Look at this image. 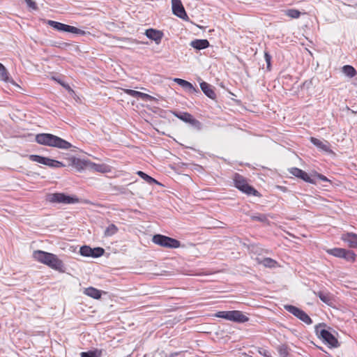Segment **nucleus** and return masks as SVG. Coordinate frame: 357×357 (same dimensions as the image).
<instances>
[{
	"mask_svg": "<svg viewBox=\"0 0 357 357\" xmlns=\"http://www.w3.org/2000/svg\"><path fill=\"white\" fill-rule=\"evenodd\" d=\"M137 98H140L143 100H145V101H151V100H153L154 99V98L153 96H151V95L149 94H147V93H142V92H140V91H138L137 93Z\"/></svg>",
	"mask_w": 357,
	"mask_h": 357,
	"instance_id": "nucleus-36",
	"label": "nucleus"
},
{
	"mask_svg": "<svg viewBox=\"0 0 357 357\" xmlns=\"http://www.w3.org/2000/svg\"><path fill=\"white\" fill-rule=\"evenodd\" d=\"M284 310L307 325L312 323V319L301 309L291 305H284Z\"/></svg>",
	"mask_w": 357,
	"mask_h": 357,
	"instance_id": "nucleus-8",
	"label": "nucleus"
},
{
	"mask_svg": "<svg viewBox=\"0 0 357 357\" xmlns=\"http://www.w3.org/2000/svg\"><path fill=\"white\" fill-rule=\"evenodd\" d=\"M93 169L98 172L107 173L110 172V168L108 165L105 164H95L92 165Z\"/></svg>",
	"mask_w": 357,
	"mask_h": 357,
	"instance_id": "nucleus-26",
	"label": "nucleus"
},
{
	"mask_svg": "<svg viewBox=\"0 0 357 357\" xmlns=\"http://www.w3.org/2000/svg\"><path fill=\"white\" fill-rule=\"evenodd\" d=\"M190 45L197 50H204L210 45L208 40L206 39H195L192 40Z\"/></svg>",
	"mask_w": 357,
	"mask_h": 357,
	"instance_id": "nucleus-18",
	"label": "nucleus"
},
{
	"mask_svg": "<svg viewBox=\"0 0 357 357\" xmlns=\"http://www.w3.org/2000/svg\"><path fill=\"white\" fill-rule=\"evenodd\" d=\"M174 81L189 93H200L198 89L195 88L190 82L185 79L180 78H174Z\"/></svg>",
	"mask_w": 357,
	"mask_h": 357,
	"instance_id": "nucleus-12",
	"label": "nucleus"
},
{
	"mask_svg": "<svg viewBox=\"0 0 357 357\" xmlns=\"http://www.w3.org/2000/svg\"><path fill=\"white\" fill-rule=\"evenodd\" d=\"M47 200L50 203H59L64 204H75L79 202V199L75 196L67 195L64 193H52L47 197Z\"/></svg>",
	"mask_w": 357,
	"mask_h": 357,
	"instance_id": "nucleus-5",
	"label": "nucleus"
},
{
	"mask_svg": "<svg viewBox=\"0 0 357 357\" xmlns=\"http://www.w3.org/2000/svg\"><path fill=\"white\" fill-rule=\"evenodd\" d=\"M249 318L243 314L241 311L239 310H231L230 311L229 321H232L236 323H245L248 321Z\"/></svg>",
	"mask_w": 357,
	"mask_h": 357,
	"instance_id": "nucleus-15",
	"label": "nucleus"
},
{
	"mask_svg": "<svg viewBox=\"0 0 357 357\" xmlns=\"http://www.w3.org/2000/svg\"><path fill=\"white\" fill-rule=\"evenodd\" d=\"M145 35L151 40H154L156 44H159L163 37V33L160 31L149 29L146 31Z\"/></svg>",
	"mask_w": 357,
	"mask_h": 357,
	"instance_id": "nucleus-16",
	"label": "nucleus"
},
{
	"mask_svg": "<svg viewBox=\"0 0 357 357\" xmlns=\"http://www.w3.org/2000/svg\"><path fill=\"white\" fill-rule=\"evenodd\" d=\"M200 88L203 93L209 98L215 100L216 98V94L214 91V87L206 82H202L200 83Z\"/></svg>",
	"mask_w": 357,
	"mask_h": 357,
	"instance_id": "nucleus-17",
	"label": "nucleus"
},
{
	"mask_svg": "<svg viewBox=\"0 0 357 357\" xmlns=\"http://www.w3.org/2000/svg\"><path fill=\"white\" fill-rule=\"evenodd\" d=\"M233 181L234 186L246 195L255 196L259 195V192L250 185L248 183L246 178L242 175L235 173L233 177Z\"/></svg>",
	"mask_w": 357,
	"mask_h": 357,
	"instance_id": "nucleus-4",
	"label": "nucleus"
},
{
	"mask_svg": "<svg viewBox=\"0 0 357 357\" xmlns=\"http://www.w3.org/2000/svg\"><path fill=\"white\" fill-rule=\"evenodd\" d=\"M341 239L351 248H357V234L347 232L342 235Z\"/></svg>",
	"mask_w": 357,
	"mask_h": 357,
	"instance_id": "nucleus-14",
	"label": "nucleus"
},
{
	"mask_svg": "<svg viewBox=\"0 0 357 357\" xmlns=\"http://www.w3.org/2000/svg\"><path fill=\"white\" fill-rule=\"evenodd\" d=\"M41 158H42V156L38 155H29L30 160H31L33 162H38V163L40 162Z\"/></svg>",
	"mask_w": 357,
	"mask_h": 357,
	"instance_id": "nucleus-40",
	"label": "nucleus"
},
{
	"mask_svg": "<svg viewBox=\"0 0 357 357\" xmlns=\"http://www.w3.org/2000/svg\"><path fill=\"white\" fill-rule=\"evenodd\" d=\"M310 142L319 149L328 153H333V151L330 148V144L328 141L323 142L313 137H310Z\"/></svg>",
	"mask_w": 357,
	"mask_h": 357,
	"instance_id": "nucleus-13",
	"label": "nucleus"
},
{
	"mask_svg": "<svg viewBox=\"0 0 357 357\" xmlns=\"http://www.w3.org/2000/svg\"><path fill=\"white\" fill-rule=\"evenodd\" d=\"M188 123L191 126L192 128L197 131H199L202 129V123L197 119H195L193 116L191 117V119L190 120Z\"/></svg>",
	"mask_w": 357,
	"mask_h": 357,
	"instance_id": "nucleus-32",
	"label": "nucleus"
},
{
	"mask_svg": "<svg viewBox=\"0 0 357 357\" xmlns=\"http://www.w3.org/2000/svg\"><path fill=\"white\" fill-rule=\"evenodd\" d=\"M324 324H319L315 326V333L317 337L324 343L328 344L331 347L336 348L339 346L337 338L328 330L324 328Z\"/></svg>",
	"mask_w": 357,
	"mask_h": 357,
	"instance_id": "nucleus-3",
	"label": "nucleus"
},
{
	"mask_svg": "<svg viewBox=\"0 0 357 357\" xmlns=\"http://www.w3.org/2000/svg\"><path fill=\"white\" fill-rule=\"evenodd\" d=\"M81 357H100L101 351H84L80 354Z\"/></svg>",
	"mask_w": 357,
	"mask_h": 357,
	"instance_id": "nucleus-33",
	"label": "nucleus"
},
{
	"mask_svg": "<svg viewBox=\"0 0 357 357\" xmlns=\"http://www.w3.org/2000/svg\"><path fill=\"white\" fill-rule=\"evenodd\" d=\"M278 351L280 355L282 357H288L289 356V348L287 345L282 344L278 347Z\"/></svg>",
	"mask_w": 357,
	"mask_h": 357,
	"instance_id": "nucleus-35",
	"label": "nucleus"
},
{
	"mask_svg": "<svg viewBox=\"0 0 357 357\" xmlns=\"http://www.w3.org/2000/svg\"><path fill=\"white\" fill-rule=\"evenodd\" d=\"M104 252L105 250L100 247L91 248L89 245H83L79 249L80 255L88 257L98 258L101 257Z\"/></svg>",
	"mask_w": 357,
	"mask_h": 357,
	"instance_id": "nucleus-9",
	"label": "nucleus"
},
{
	"mask_svg": "<svg viewBox=\"0 0 357 357\" xmlns=\"http://www.w3.org/2000/svg\"><path fill=\"white\" fill-rule=\"evenodd\" d=\"M84 294L93 298L99 299L101 298L102 291L93 287H89L84 289Z\"/></svg>",
	"mask_w": 357,
	"mask_h": 357,
	"instance_id": "nucleus-19",
	"label": "nucleus"
},
{
	"mask_svg": "<svg viewBox=\"0 0 357 357\" xmlns=\"http://www.w3.org/2000/svg\"><path fill=\"white\" fill-rule=\"evenodd\" d=\"M33 258L60 273L65 272L64 264L56 255L43 250H36L33 253Z\"/></svg>",
	"mask_w": 357,
	"mask_h": 357,
	"instance_id": "nucleus-1",
	"label": "nucleus"
},
{
	"mask_svg": "<svg viewBox=\"0 0 357 357\" xmlns=\"http://www.w3.org/2000/svg\"><path fill=\"white\" fill-rule=\"evenodd\" d=\"M284 12L287 16L292 19H298L301 15V13L298 10L294 8L285 10Z\"/></svg>",
	"mask_w": 357,
	"mask_h": 357,
	"instance_id": "nucleus-27",
	"label": "nucleus"
},
{
	"mask_svg": "<svg viewBox=\"0 0 357 357\" xmlns=\"http://www.w3.org/2000/svg\"><path fill=\"white\" fill-rule=\"evenodd\" d=\"M271 56L268 52H264V59L266 63V68L268 70H271Z\"/></svg>",
	"mask_w": 357,
	"mask_h": 357,
	"instance_id": "nucleus-37",
	"label": "nucleus"
},
{
	"mask_svg": "<svg viewBox=\"0 0 357 357\" xmlns=\"http://www.w3.org/2000/svg\"><path fill=\"white\" fill-rule=\"evenodd\" d=\"M317 176H318V178H319L320 180H321V181H328V178H327L324 175H323V174H319L317 175Z\"/></svg>",
	"mask_w": 357,
	"mask_h": 357,
	"instance_id": "nucleus-43",
	"label": "nucleus"
},
{
	"mask_svg": "<svg viewBox=\"0 0 357 357\" xmlns=\"http://www.w3.org/2000/svg\"><path fill=\"white\" fill-rule=\"evenodd\" d=\"M289 173L294 176L302 179L303 181L309 183H315V181L310 178V176L303 170L297 168L292 167L289 169Z\"/></svg>",
	"mask_w": 357,
	"mask_h": 357,
	"instance_id": "nucleus-11",
	"label": "nucleus"
},
{
	"mask_svg": "<svg viewBox=\"0 0 357 357\" xmlns=\"http://www.w3.org/2000/svg\"><path fill=\"white\" fill-rule=\"evenodd\" d=\"M172 8L174 15L183 20H188V16L181 0H172Z\"/></svg>",
	"mask_w": 357,
	"mask_h": 357,
	"instance_id": "nucleus-10",
	"label": "nucleus"
},
{
	"mask_svg": "<svg viewBox=\"0 0 357 357\" xmlns=\"http://www.w3.org/2000/svg\"><path fill=\"white\" fill-rule=\"evenodd\" d=\"M259 352L260 354L263 355L265 357H271V353L268 351H267L266 349H261L259 351Z\"/></svg>",
	"mask_w": 357,
	"mask_h": 357,
	"instance_id": "nucleus-42",
	"label": "nucleus"
},
{
	"mask_svg": "<svg viewBox=\"0 0 357 357\" xmlns=\"http://www.w3.org/2000/svg\"><path fill=\"white\" fill-rule=\"evenodd\" d=\"M124 92L128 95V96H130L132 97H134V98H137V93L138 91H135V90H132V89H124Z\"/></svg>",
	"mask_w": 357,
	"mask_h": 357,
	"instance_id": "nucleus-39",
	"label": "nucleus"
},
{
	"mask_svg": "<svg viewBox=\"0 0 357 357\" xmlns=\"http://www.w3.org/2000/svg\"><path fill=\"white\" fill-rule=\"evenodd\" d=\"M26 4L29 8L36 10L37 8L36 3L33 0H25Z\"/></svg>",
	"mask_w": 357,
	"mask_h": 357,
	"instance_id": "nucleus-41",
	"label": "nucleus"
},
{
	"mask_svg": "<svg viewBox=\"0 0 357 357\" xmlns=\"http://www.w3.org/2000/svg\"><path fill=\"white\" fill-rule=\"evenodd\" d=\"M46 165L52 168H60L66 167V165L63 162L56 160L51 159L50 158H48Z\"/></svg>",
	"mask_w": 357,
	"mask_h": 357,
	"instance_id": "nucleus-28",
	"label": "nucleus"
},
{
	"mask_svg": "<svg viewBox=\"0 0 357 357\" xmlns=\"http://www.w3.org/2000/svg\"><path fill=\"white\" fill-rule=\"evenodd\" d=\"M356 254L352 250L344 249V257H342V259H344L349 262H354L356 260Z\"/></svg>",
	"mask_w": 357,
	"mask_h": 357,
	"instance_id": "nucleus-29",
	"label": "nucleus"
},
{
	"mask_svg": "<svg viewBox=\"0 0 357 357\" xmlns=\"http://www.w3.org/2000/svg\"><path fill=\"white\" fill-rule=\"evenodd\" d=\"M216 317L229 321L230 311H220L216 314Z\"/></svg>",
	"mask_w": 357,
	"mask_h": 357,
	"instance_id": "nucleus-38",
	"label": "nucleus"
},
{
	"mask_svg": "<svg viewBox=\"0 0 357 357\" xmlns=\"http://www.w3.org/2000/svg\"><path fill=\"white\" fill-rule=\"evenodd\" d=\"M251 219L252 220H255V221H258V222H264V223L267 222L268 221L266 215L265 214H261V213L252 215L251 216Z\"/></svg>",
	"mask_w": 357,
	"mask_h": 357,
	"instance_id": "nucleus-34",
	"label": "nucleus"
},
{
	"mask_svg": "<svg viewBox=\"0 0 357 357\" xmlns=\"http://www.w3.org/2000/svg\"><path fill=\"white\" fill-rule=\"evenodd\" d=\"M326 252L328 254L333 255L335 257L342 258V257H344V249L340 248H335L332 249H328L326 250Z\"/></svg>",
	"mask_w": 357,
	"mask_h": 357,
	"instance_id": "nucleus-24",
	"label": "nucleus"
},
{
	"mask_svg": "<svg viewBox=\"0 0 357 357\" xmlns=\"http://www.w3.org/2000/svg\"><path fill=\"white\" fill-rule=\"evenodd\" d=\"M36 142L41 145L68 150L73 145L66 140L50 133H40L36 135Z\"/></svg>",
	"mask_w": 357,
	"mask_h": 357,
	"instance_id": "nucleus-2",
	"label": "nucleus"
},
{
	"mask_svg": "<svg viewBox=\"0 0 357 357\" xmlns=\"http://www.w3.org/2000/svg\"><path fill=\"white\" fill-rule=\"evenodd\" d=\"M137 174L141 177L142 179H144V181H146L149 184H157V185H162V184L158 182L157 180H155V178H153V177L149 176L148 174H146V173H144V172L142 171H138L137 172Z\"/></svg>",
	"mask_w": 357,
	"mask_h": 357,
	"instance_id": "nucleus-20",
	"label": "nucleus"
},
{
	"mask_svg": "<svg viewBox=\"0 0 357 357\" xmlns=\"http://www.w3.org/2000/svg\"><path fill=\"white\" fill-rule=\"evenodd\" d=\"M48 158L42 156L40 164L46 165Z\"/></svg>",
	"mask_w": 357,
	"mask_h": 357,
	"instance_id": "nucleus-44",
	"label": "nucleus"
},
{
	"mask_svg": "<svg viewBox=\"0 0 357 357\" xmlns=\"http://www.w3.org/2000/svg\"><path fill=\"white\" fill-rule=\"evenodd\" d=\"M0 79L6 82L13 83V80L9 77V73L6 67L0 63Z\"/></svg>",
	"mask_w": 357,
	"mask_h": 357,
	"instance_id": "nucleus-21",
	"label": "nucleus"
},
{
	"mask_svg": "<svg viewBox=\"0 0 357 357\" xmlns=\"http://www.w3.org/2000/svg\"><path fill=\"white\" fill-rule=\"evenodd\" d=\"M342 73L349 78L354 77L357 75L356 70L350 65H345L342 67Z\"/></svg>",
	"mask_w": 357,
	"mask_h": 357,
	"instance_id": "nucleus-22",
	"label": "nucleus"
},
{
	"mask_svg": "<svg viewBox=\"0 0 357 357\" xmlns=\"http://www.w3.org/2000/svg\"><path fill=\"white\" fill-rule=\"evenodd\" d=\"M310 84H311V81H310V82L305 81V82H303V86H307L308 87V86H309Z\"/></svg>",
	"mask_w": 357,
	"mask_h": 357,
	"instance_id": "nucleus-45",
	"label": "nucleus"
},
{
	"mask_svg": "<svg viewBox=\"0 0 357 357\" xmlns=\"http://www.w3.org/2000/svg\"><path fill=\"white\" fill-rule=\"evenodd\" d=\"M173 114L178 119H181V121L187 123H189L190 120L191 119V117L192 116V115L190 114V113L184 112H174Z\"/></svg>",
	"mask_w": 357,
	"mask_h": 357,
	"instance_id": "nucleus-23",
	"label": "nucleus"
},
{
	"mask_svg": "<svg viewBox=\"0 0 357 357\" xmlns=\"http://www.w3.org/2000/svg\"><path fill=\"white\" fill-rule=\"evenodd\" d=\"M314 294L320 298L321 301L326 304H330L332 301L331 296L329 293L319 291L314 292Z\"/></svg>",
	"mask_w": 357,
	"mask_h": 357,
	"instance_id": "nucleus-25",
	"label": "nucleus"
},
{
	"mask_svg": "<svg viewBox=\"0 0 357 357\" xmlns=\"http://www.w3.org/2000/svg\"><path fill=\"white\" fill-rule=\"evenodd\" d=\"M47 23L51 27L59 31L69 32L82 36L86 34L85 31L79 29L73 26L65 24L53 20H49Z\"/></svg>",
	"mask_w": 357,
	"mask_h": 357,
	"instance_id": "nucleus-7",
	"label": "nucleus"
},
{
	"mask_svg": "<svg viewBox=\"0 0 357 357\" xmlns=\"http://www.w3.org/2000/svg\"><path fill=\"white\" fill-rule=\"evenodd\" d=\"M259 263L264 265L265 267L269 268L275 267L277 264L276 261L269 257L264 258L259 261Z\"/></svg>",
	"mask_w": 357,
	"mask_h": 357,
	"instance_id": "nucleus-31",
	"label": "nucleus"
},
{
	"mask_svg": "<svg viewBox=\"0 0 357 357\" xmlns=\"http://www.w3.org/2000/svg\"><path fill=\"white\" fill-rule=\"evenodd\" d=\"M118 231L117 227L114 224H110L105 230L104 234L105 236H112Z\"/></svg>",
	"mask_w": 357,
	"mask_h": 357,
	"instance_id": "nucleus-30",
	"label": "nucleus"
},
{
	"mask_svg": "<svg viewBox=\"0 0 357 357\" xmlns=\"http://www.w3.org/2000/svg\"><path fill=\"white\" fill-rule=\"evenodd\" d=\"M152 241L155 244L168 248H177L181 246L179 241L162 234L154 235Z\"/></svg>",
	"mask_w": 357,
	"mask_h": 357,
	"instance_id": "nucleus-6",
	"label": "nucleus"
}]
</instances>
